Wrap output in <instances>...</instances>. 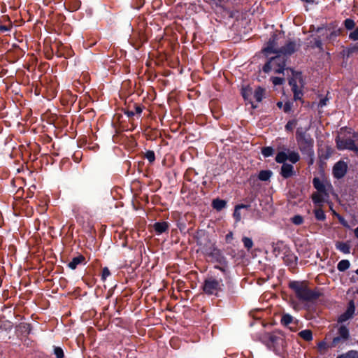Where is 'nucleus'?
<instances>
[{"instance_id":"obj_1","label":"nucleus","mask_w":358,"mask_h":358,"mask_svg":"<svg viewBox=\"0 0 358 358\" xmlns=\"http://www.w3.org/2000/svg\"><path fill=\"white\" fill-rule=\"evenodd\" d=\"M358 132L351 128H341L339 134L336 137L335 142L338 150H350L358 157Z\"/></svg>"},{"instance_id":"obj_2","label":"nucleus","mask_w":358,"mask_h":358,"mask_svg":"<svg viewBox=\"0 0 358 358\" xmlns=\"http://www.w3.org/2000/svg\"><path fill=\"white\" fill-rule=\"evenodd\" d=\"M313 185L316 192L311 196L312 201L315 205L321 206L322 203L329 200L333 187L327 180L317 177L313 178Z\"/></svg>"},{"instance_id":"obj_3","label":"nucleus","mask_w":358,"mask_h":358,"mask_svg":"<svg viewBox=\"0 0 358 358\" xmlns=\"http://www.w3.org/2000/svg\"><path fill=\"white\" fill-rule=\"evenodd\" d=\"M296 48V45L293 41H288L284 46L278 48L277 36L273 35L269 39L267 45L263 49V52L266 56L271 54H280L285 57L294 53Z\"/></svg>"},{"instance_id":"obj_4","label":"nucleus","mask_w":358,"mask_h":358,"mask_svg":"<svg viewBox=\"0 0 358 358\" xmlns=\"http://www.w3.org/2000/svg\"><path fill=\"white\" fill-rule=\"evenodd\" d=\"M296 139L299 145V148L302 154L306 155L310 157V164L313 163L314 156V140L310 135L306 132L297 131L296 134Z\"/></svg>"},{"instance_id":"obj_5","label":"nucleus","mask_w":358,"mask_h":358,"mask_svg":"<svg viewBox=\"0 0 358 358\" xmlns=\"http://www.w3.org/2000/svg\"><path fill=\"white\" fill-rule=\"evenodd\" d=\"M289 287L294 292L296 297L303 301H310L318 298L319 294L308 289L303 282L292 281Z\"/></svg>"},{"instance_id":"obj_6","label":"nucleus","mask_w":358,"mask_h":358,"mask_svg":"<svg viewBox=\"0 0 358 358\" xmlns=\"http://www.w3.org/2000/svg\"><path fill=\"white\" fill-rule=\"evenodd\" d=\"M286 59L280 54H275V57L271 58V59L265 64L263 66V71L265 73H268L271 71H274L276 73H282L285 70Z\"/></svg>"},{"instance_id":"obj_7","label":"nucleus","mask_w":358,"mask_h":358,"mask_svg":"<svg viewBox=\"0 0 358 358\" xmlns=\"http://www.w3.org/2000/svg\"><path fill=\"white\" fill-rule=\"evenodd\" d=\"M223 283L222 279L217 280L213 277L206 278L203 285V291L208 295L217 296L222 290Z\"/></svg>"},{"instance_id":"obj_8","label":"nucleus","mask_w":358,"mask_h":358,"mask_svg":"<svg viewBox=\"0 0 358 358\" xmlns=\"http://www.w3.org/2000/svg\"><path fill=\"white\" fill-rule=\"evenodd\" d=\"M300 159L299 154L296 151H290L287 149L284 151L279 152L275 156V162L281 164L289 160L292 164L296 163Z\"/></svg>"},{"instance_id":"obj_9","label":"nucleus","mask_w":358,"mask_h":358,"mask_svg":"<svg viewBox=\"0 0 358 358\" xmlns=\"http://www.w3.org/2000/svg\"><path fill=\"white\" fill-rule=\"evenodd\" d=\"M348 171V165L343 161H338L333 167V175L334 178L341 179L345 176Z\"/></svg>"},{"instance_id":"obj_10","label":"nucleus","mask_w":358,"mask_h":358,"mask_svg":"<svg viewBox=\"0 0 358 358\" xmlns=\"http://www.w3.org/2000/svg\"><path fill=\"white\" fill-rule=\"evenodd\" d=\"M297 78H292L289 80V84L291 86L292 91L294 93V100H301L303 96L302 87L297 85Z\"/></svg>"},{"instance_id":"obj_11","label":"nucleus","mask_w":358,"mask_h":358,"mask_svg":"<svg viewBox=\"0 0 358 358\" xmlns=\"http://www.w3.org/2000/svg\"><path fill=\"white\" fill-rule=\"evenodd\" d=\"M279 337L274 333H265L262 336L263 342L265 343L268 346H273L277 343Z\"/></svg>"},{"instance_id":"obj_12","label":"nucleus","mask_w":358,"mask_h":358,"mask_svg":"<svg viewBox=\"0 0 358 358\" xmlns=\"http://www.w3.org/2000/svg\"><path fill=\"white\" fill-rule=\"evenodd\" d=\"M280 174L285 178H288L294 175V166L292 164L282 163Z\"/></svg>"},{"instance_id":"obj_13","label":"nucleus","mask_w":358,"mask_h":358,"mask_svg":"<svg viewBox=\"0 0 358 358\" xmlns=\"http://www.w3.org/2000/svg\"><path fill=\"white\" fill-rule=\"evenodd\" d=\"M336 248L343 254H349L350 252V245L348 242L338 241L335 244Z\"/></svg>"},{"instance_id":"obj_14","label":"nucleus","mask_w":358,"mask_h":358,"mask_svg":"<svg viewBox=\"0 0 358 358\" xmlns=\"http://www.w3.org/2000/svg\"><path fill=\"white\" fill-rule=\"evenodd\" d=\"M85 261V257L83 255H78L76 257H73L72 260L68 264L69 268L72 270L76 268L78 265L82 264Z\"/></svg>"},{"instance_id":"obj_15","label":"nucleus","mask_w":358,"mask_h":358,"mask_svg":"<svg viewBox=\"0 0 358 358\" xmlns=\"http://www.w3.org/2000/svg\"><path fill=\"white\" fill-rule=\"evenodd\" d=\"M168 227L169 224L166 222H156L154 224V229L155 231L159 234L165 232L168 229Z\"/></svg>"},{"instance_id":"obj_16","label":"nucleus","mask_w":358,"mask_h":358,"mask_svg":"<svg viewBox=\"0 0 358 358\" xmlns=\"http://www.w3.org/2000/svg\"><path fill=\"white\" fill-rule=\"evenodd\" d=\"M338 336L343 338L345 341H348L350 338L349 329L345 326L341 325L338 329Z\"/></svg>"},{"instance_id":"obj_17","label":"nucleus","mask_w":358,"mask_h":358,"mask_svg":"<svg viewBox=\"0 0 358 358\" xmlns=\"http://www.w3.org/2000/svg\"><path fill=\"white\" fill-rule=\"evenodd\" d=\"M248 207V206L245 204H238L235 206L233 215L236 222H239L241 219L240 210L242 208H247Z\"/></svg>"},{"instance_id":"obj_18","label":"nucleus","mask_w":358,"mask_h":358,"mask_svg":"<svg viewBox=\"0 0 358 358\" xmlns=\"http://www.w3.org/2000/svg\"><path fill=\"white\" fill-rule=\"evenodd\" d=\"M272 176V171L270 170L261 171L258 174V178L262 181H268Z\"/></svg>"},{"instance_id":"obj_19","label":"nucleus","mask_w":358,"mask_h":358,"mask_svg":"<svg viewBox=\"0 0 358 358\" xmlns=\"http://www.w3.org/2000/svg\"><path fill=\"white\" fill-rule=\"evenodd\" d=\"M227 202L224 200L216 199L213 201V207L217 210H221L226 206Z\"/></svg>"},{"instance_id":"obj_20","label":"nucleus","mask_w":358,"mask_h":358,"mask_svg":"<svg viewBox=\"0 0 358 358\" xmlns=\"http://www.w3.org/2000/svg\"><path fill=\"white\" fill-rule=\"evenodd\" d=\"M299 336L306 341L313 340V333L310 329H305L299 333Z\"/></svg>"},{"instance_id":"obj_21","label":"nucleus","mask_w":358,"mask_h":358,"mask_svg":"<svg viewBox=\"0 0 358 358\" xmlns=\"http://www.w3.org/2000/svg\"><path fill=\"white\" fill-rule=\"evenodd\" d=\"M264 96V89L259 87L254 92V98L257 102H261Z\"/></svg>"},{"instance_id":"obj_22","label":"nucleus","mask_w":358,"mask_h":358,"mask_svg":"<svg viewBox=\"0 0 358 358\" xmlns=\"http://www.w3.org/2000/svg\"><path fill=\"white\" fill-rule=\"evenodd\" d=\"M350 266V262L347 259L340 261L337 265V268L339 271H345L349 268Z\"/></svg>"},{"instance_id":"obj_23","label":"nucleus","mask_w":358,"mask_h":358,"mask_svg":"<svg viewBox=\"0 0 358 358\" xmlns=\"http://www.w3.org/2000/svg\"><path fill=\"white\" fill-rule=\"evenodd\" d=\"M293 317L289 314H284L281 318V324L285 327H288L293 322Z\"/></svg>"},{"instance_id":"obj_24","label":"nucleus","mask_w":358,"mask_h":358,"mask_svg":"<svg viewBox=\"0 0 358 358\" xmlns=\"http://www.w3.org/2000/svg\"><path fill=\"white\" fill-rule=\"evenodd\" d=\"M314 214L317 220L324 221L326 219L325 213L321 208L315 209Z\"/></svg>"},{"instance_id":"obj_25","label":"nucleus","mask_w":358,"mask_h":358,"mask_svg":"<svg viewBox=\"0 0 358 358\" xmlns=\"http://www.w3.org/2000/svg\"><path fill=\"white\" fill-rule=\"evenodd\" d=\"M337 358H358V353L357 351L350 350L338 356Z\"/></svg>"},{"instance_id":"obj_26","label":"nucleus","mask_w":358,"mask_h":358,"mask_svg":"<svg viewBox=\"0 0 358 358\" xmlns=\"http://www.w3.org/2000/svg\"><path fill=\"white\" fill-rule=\"evenodd\" d=\"M341 34V29L339 28L333 29L330 33L327 36V38L329 40H334Z\"/></svg>"},{"instance_id":"obj_27","label":"nucleus","mask_w":358,"mask_h":358,"mask_svg":"<svg viewBox=\"0 0 358 358\" xmlns=\"http://www.w3.org/2000/svg\"><path fill=\"white\" fill-rule=\"evenodd\" d=\"M284 246L283 242L282 241H278L273 244V252L275 255H278L280 254V250L282 247Z\"/></svg>"},{"instance_id":"obj_28","label":"nucleus","mask_w":358,"mask_h":358,"mask_svg":"<svg viewBox=\"0 0 358 358\" xmlns=\"http://www.w3.org/2000/svg\"><path fill=\"white\" fill-rule=\"evenodd\" d=\"M317 348H318V350L320 352H324L325 351H327L329 348H330V344H327V342L325 341H320L318 344H317Z\"/></svg>"},{"instance_id":"obj_29","label":"nucleus","mask_w":358,"mask_h":358,"mask_svg":"<svg viewBox=\"0 0 358 358\" xmlns=\"http://www.w3.org/2000/svg\"><path fill=\"white\" fill-rule=\"evenodd\" d=\"M274 150L271 147H265L263 148L262 150V154L264 155V157H268L270 156H272L273 155Z\"/></svg>"},{"instance_id":"obj_30","label":"nucleus","mask_w":358,"mask_h":358,"mask_svg":"<svg viewBox=\"0 0 358 358\" xmlns=\"http://www.w3.org/2000/svg\"><path fill=\"white\" fill-rule=\"evenodd\" d=\"M242 241L243 243V245H244L245 248H247L248 250H250V249H251L252 248V246H253V241H252V240L250 238L243 237L242 238Z\"/></svg>"},{"instance_id":"obj_31","label":"nucleus","mask_w":358,"mask_h":358,"mask_svg":"<svg viewBox=\"0 0 358 358\" xmlns=\"http://www.w3.org/2000/svg\"><path fill=\"white\" fill-rule=\"evenodd\" d=\"M242 96L245 100H248L250 96L252 94V88L246 87L242 89Z\"/></svg>"},{"instance_id":"obj_32","label":"nucleus","mask_w":358,"mask_h":358,"mask_svg":"<svg viewBox=\"0 0 358 358\" xmlns=\"http://www.w3.org/2000/svg\"><path fill=\"white\" fill-rule=\"evenodd\" d=\"M344 26L348 30H351L355 27V22L352 19L348 18L344 21Z\"/></svg>"},{"instance_id":"obj_33","label":"nucleus","mask_w":358,"mask_h":358,"mask_svg":"<svg viewBox=\"0 0 358 358\" xmlns=\"http://www.w3.org/2000/svg\"><path fill=\"white\" fill-rule=\"evenodd\" d=\"M346 341L345 339H343V338H341L340 336H336L333 338L332 342L330 344V348H335L340 343H344Z\"/></svg>"},{"instance_id":"obj_34","label":"nucleus","mask_w":358,"mask_h":358,"mask_svg":"<svg viewBox=\"0 0 358 358\" xmlns=\"http://www.w3.org/2000/svg\"><path fill=\"white\" fill-rule=\"evenodd\" d=\"M145 157L149 162L152 163L155 160V154L152 150H148L145 154Z\"/></svg>"},{"instance_id":"obj_35","label":"nucleus","mask_w":358,"mask_h":358,"mask_svg":"<svg viewBox=\"0 0 358 358\" xmlns=\"http://www.w3.org/2000/svg\"><path fill=\"white\" fill-rule=\"evenodd\" d=\"M352 317V316H350V314L345 311L344 313L341 314L339 316V317L338 319V322H339V323L345 322Z\"/></svg>"},{"instance_id":"obj_36","label":"nucleus","mask_w":358,"mask_h":358,"mask_svg":"<svg viewBox=\"0 0 358 358\" xmlns=\"http://www.w3.org/2000/svg\"><path fill=\"white\" fill-rule=\"evenodd\" d=\"M291 220H292V223H294V224L300 225L303 223V218L302 216H301L299 215H294L293 217H292Z\"/></svg>"},{"instance_id":"obj_37","label":"nucleus","mask_w":358,"mask_h":358,"mask_svg":"<svg viewBox=\"0 0 358 358\" xmlns=\"http://www.w3.org/2000/svg\"><path fill=\"white\" fill-rule=\"evenodd\" d=\"M355 303H354L353 301H350L349 304H348V308L346 310V312L350 314V316H352L353 317V315L355 314Z\"/></svg>"},{"instance_id":"obj_38","label":"nucleus","mask_w":358,"mask_h":358,"mask_svg":"<svg viewBox=\"0 0 358 358\" xmlns=\"http://www.w3.org/2000/svg\"><path fill=\"white\" fill-rule=\"evenodd\" d=\"M332 153H333V150H332L331 148L327 146L326 148L325 153L324 154H322L320 155V157L323 158L324 159H329L331 157Z\"/></svg>"},{"instance_id":"obj_39","label":"nucleus","mask_w":358,"mask_h":358,"mask_svg":"<svg viewBox=\"0 0 358 358\" xmlns=\"http://www.w3.org/2000/svg\"><path fill=\"white\" fill-rule=\"evenodd\" d=\"M54 354L57 358H64V354L63 350L60 347H55Z\"/></svg>"},{"instance_id":"obj_40","label":"nucleus","mask_w":358,"mask_h":358,"mask_svg":"<svg viewBox=\"0 0 358 358\" xmlns=\"http://www.w3.org/2000/svg\"><path fill=\"white\" fill-rule=\"evenodd\" d=\"M296 124V121L295 120H289L285 125V129L287 131H292L295 125Z\"/></svg>"},{"instance_id":"obj_41","label":"nucleus","mask_w":358,"mask_h":358,"mask_svg":"<svg viewBox=\"0 0 358 358\" xmlns=\"http://www.w3.org/2000/svg\"><path fill=\"white\" fill-rule=\"evenodd\" d=\"M272 83L274 85H280L283 84L285 80L284 78H279V77H273L271 78Z\"/></svg>"},{"instance_id":"obj_42","label":"nucleus","mask_w":358,"mask_h":358,"mask_svg":"<svg viewBox=\"0 0 358 358\" xmlns=\"http://www.w3.org/2000/svg\"><path fill=\"white\" fill-rule=\"evenodd\" d=\"M349 38L353 41H358V27L350 34Z\"/></svg>"},{"instance_id":"obj_43","label":"nucleus","mask_w":358,"mask_h":358,"mask_svg":"<svg viewBox=\"0 0 358 358\" xmlns=\"http://www.w3.org/2000/svg\"><path fill=\"white\" fill-rule=\"evenodd\" d=\"M110 275V272L107 267H105L102 270V280H105L109 275Z\"/></svg>"},{"instance_id":"obj_44","label":"nucleus","mask_w":358,"mask_h":358,"mask_svg":"<svg viewBox=\"0 0 358 358\" xmlns=\"http://www.w3.org/2000/svg\"><path fill=\"white\" fill-rule=\"evenodd\" d=\"M336 217L338 218V220H339L340 223L344 226L345 227H347V228H349V225L348 224V222L345 221V220L344 219L343 217H342L341 215H340L339 214H336Z\"/></svg>"},{"instance_id":"obj_45","label":"nucleus","mask_w":358,"mask_h":358,"mask_svg":"<svg viewBox=\"0 0 358 358\" xmlns=\"http://www.w3.org/2000/svg\"><path fill=\"white\" fill-rule=\"evenodd\" d=\"M292 108V103L289 101L286 102L283 106V110L285 113H289Z\"/></svg>"},{"instance_id":"obj_46","label":"nucleus","mask_w":358,"mask_h":358,"mask_svg":"<svg viewBox=\"0 0 358 358\" xmlns=\"http://www.w3.org/2000/svg\"><path fill=\"white\" fill-rule=\"evenodd\" d=\"M315 45L317 48L322 49V43L320 39L317 38L315 41Z\"/></svg>"},{"instance_id":"obj_47","label":"nucleus","mask_w":358,"mask_h":358,"mask_svg":"<svg viewBox=\"0 0 358 358\" xmlns=\"http://www.w3.org/2000/svg\"><path fill=\"white\" fill-rule=\"evenodd\" d=\"M327 98H324V99H322L319 103H318V106L321 108H322L323 106H326L327 104Z\"/></svg>"},{"instance_id":"obj_48","label":"nucleus","mask_w":358,"mask_h":358,"mask_svg":"<svg viewBox=\"0 0 358 358\" xmlns=\"http://www.w3.org/2000/svg\"><path fill=\"white\" fill-rule=\"evenodd\" d=\"M134 112L136 114H141L143 111L142 108L140 106H136L134 107Z\"/></svg>"},{"instance_id":"obj_49","label":"nucleus","mask_w":358,"mask_h":358,"mask_svg":"<svg viewBox=\"0 0 358 358\" xmlns=\"http://www.w3.org/2000/svg\"><path fill=\"white\" fill-rule=\"evenodd\" d=\"M10 28L6 25H0V31L2 32L10 31Z\"/></svg>"},{"instance_id":"obj_50","label":"nucleus","mask_w":358,"mask_h":358,"mask_svg":"<svg viewBox=\"0 0 358 358\" xmlns=\"http://www.w3.org/2000/svg\"><path fill=\"white\" fill-rule=\"evenodd\" d=\"M351 51L358 52V42L353 47L351 48Z\"/></svg>"},{"instance_id":"obj_51","label":"nucleus","mask_w":358,"mask_h":358,"mask_svg":"<svg viewBox=\"0 0 358 358\" xmlns=\"http://www.w3.org/2000/svg\"><path fill=\"white\" fill-rule=\"evenodd\" d=\"M126 113L129 117H131L136 115L134 110H128Z\"/></svg>"},{"instance_id":"obj_52","label":"nucleus","mask_w":358,"mask_h":358,"mask_svg":"<svg viewBox=\"0 0 358 358\" xmlns=\"http://www.w3.org/2000/svg\"><path fill=\"white\" fill-rule=\"evenodd\" d=\"M283 106H284V104H283V103H282V102H281V101H279V102H278V103H277V106H278L279 108H283Z\"/></svg>"},{"instance_id":"obj_53","label":"nucleus","mask_w":358,"mask_h":358,"mask_svg":"<svg viewBox=\"0 0 358 358\" xmlns=\"http://www.w3.org/2000/svg\"><path fill=\"white\" fill-rule=\"evenodd\" d=\"M354 234L355 237L358 239V227L356 229H355Z\"/></svg>"},{"instance_id":"obj_54","label":"nucleus","mask_w":358,"mask_h":358,"mask_svg":"<svg viewBox=\"0 0 358 358\" xmlns=\"http://www.w3.org/2000/svg\"><path fill=\"white\" fill-rule=\"evenodd\" d=\"M301 1L303 2L310 3H314V0H301Z\"/></svg>"},{"instance_id":"obj_55","label":"nucleus","mask_w":358,"mask_h":358,"mask_svg":"<svg viewBox=\"0 0 358 358\" xmlns=\"http://www.w3.org/2000/svg\"><path fill=\"white\" fill-rule=\"evenodd\" d=\"M322 29H323V28H322V27H319V28L317 29V31H320Z\"/></svg>"},{"instance_id":"obj_56","label":"nucleus","mask_w":358,"mask_h":358,"mask_svg":"<svg viewBox=\"0 0 358 358\" xmlns=\"http://www.w3.org/2000/svg\"><path fill=\"white\" fill-rule=\"evenodd\" d=\"M333 211V214L336 216V214H338L336 212H335L334 210H332Z\"/></svg>"},{"instance_id":"obj_57","label":"nucleus","mask_w":358,"mask_h":358,"mask_svg":"<svg viewBox=\"0 0 358 358\" xmlns=\"http://www.w3.org/2000/svg\"><path fill=\"white\" fill-rule=\"evenodd\" d=\"M215 268L222 271V269L220 266H215Z\"/></svg>"},{"instance_id":"obj_58","label":"nucleus","mask_w":358,"mask_h":358,"mask_svg":"<svg viewBox=\"0 0 358 358\" xmlns=\"http://www.w3.org/2000/svg\"><path fill=\"white\" fill-rule=\"evenodd\" d=\"M293 258L294 259V261L296 262V257H293Z\"/></svg>"},{"instance_id":"obj_59","label":"nucleus","mask_w":358,"mask_h":358,"mask_svg":"<svg viewBox=\"0 0 358 358\" xmlns=\"http://www.w3.org/2000/svg\"><path fill=\"white\" fill-rule=\"evenodd\" d=\"M356 273L358 275V268L356 271Z\"/></svg>"},{"instance_id":"obj_60","label":"nucleus","mask_w":358,"mask_h":358,"mask_svg":"<svg viewBox=\"0 0 358 358\" xmlns=\"http://www.w3.org/2000/svg\"><path fill=\"white\" fill-rule=\"evenodd\" d=\"M357 293H358V289H357Z\"/></svg>"}]
</instances>
